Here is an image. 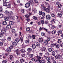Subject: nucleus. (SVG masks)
Masks as SVG:
<instances>
[{"mask_svg":"<svg viewBox=\"0 0 63 63\" xmlns=\"http://www.w3.org/2000/svg\"><path fill=\"white\" fill-rule=\"evenodd\" d=\"M42 56V53H40L39 54V56H37V58L38 59H41V57Z\"/></svg>","mask_w":63,"mask_h":63,"instance_id":"obj_3","label":"nucleus"},{"mask_svg":"<svg viewBox=\"0 0 63 63\" xmlns=\"http://www.w3.org/2000/svg\"><path fill=\"white\" fill-rule=\"evenodd\" d=\"M48 51L49 52H51L52 51V48H50L48 49Z\"/></svg>","mask_w":63,"mask_h":63,"instance_id":"obj_32","label":"nucleus"},{"mask_svg":"<svg viewBox=\"0 0 63 63\" xmlns=\"http://www.w3.org/2000/svg\"><path fill=\"white\" fill-rule=\"evenodd\" d=\"M20 40L22 42H23V37H21L20 38Z\"/></svg>","mask_w":63,"mask_h":63,"instance_id":"obj_42","label":"nucleus"},{"mask_svg":"<svg viewBox=\"0 0 63 63\" xmlns=\"http://www.w3.org/2000/svg\"><path fill=\"white\" fill-rule=\"evenodd\" d=\"M10 17L11 19H15V17L12 16H10Z\"/></svg>","mask_w":63,"mask_h":63,"instance_id":"obj_27","label":"nucleus"},{"mask_svg":"<svg viewBox=\"0 0 63 63\" xmlns=\"http://www.w3.org/2000/svg\"><path fill=\"white\" fill-rule=\"evenodd\" d=\"M52 55L55 56V52L54 51H53L52 53Z\"/></svg>","mask_w":63,"mask_h":63,"instance_id":"obj_38","label":"nucleus"},{"mask_svg":"<svg viewBox=\"0 0 63 63\" xmlns=\"http://www.w3.org/2000/svg\"><path fill=\"white\" fill-rule=\"evenodd\" d=\"M11 40V37H8L7 38L8 41H10Z\"/></svg>","mask_w":63,"mask_h":63,"instance_id":"obj_24","label":"nucleus"},{"mask_svg":"<svg viewBox=\"0 0 63 63\" xmlns=\"http://www.w3.org/2000/svg\"><path fill=\"white\" fill-rule=\"evenodd\" d=\"M55 19H52L51 20V23L53 24H54V23H55Z\"/></svg>","mask_w":63,"mask_h":63,"instance_id":"obj_18","label":"nucleus"},{"mask_svg":"<svg viewBox=\"0 0 63 63\" xmlns=\"http://www.w3.org/2000/svg\"><path fill=\"white\" fill-rule=\"evenodd\" d=\"M3 15L2 14H0V17L2 18L3 17Z\"/></svg>","mask_w":63,"mask_h":63,"instance_id":"obj_64","label":"nucleus"},{"mask_svg":"<svg viewBox=\"0 0 63 63\" xmlns=\"http://www.w3.org/2000/svg\"><path fill=\"white\" fill-rule=\"evenodd\" d=\"M13 55H10V60H12L13 58Z\"/></svg>","mask_w":63,"mask_h":63,"instance_id":"obj_41","label":"nucleus"},{"mask_svg":"<svg viewBox=\"0 0 63 63\" xmlns=\"http://www.w3.org/2000/svg\"><path fill=\"white\" fill-rule=\"evenodd\" d=\"M56 30H55L52 31V34H55V33H56Z\"/></svg>","mask_w":63,"mask_h":63,"instance_id":"obj_22","label":"nucleus"},{"mask_svg":"<svg viewBox=\"0 0 63 63\" xmlns=\"http://www.w3.org/2000/svg\"><path fill=\"white\" fill-rule=\"evenodd\" d=\"M27 50L29 52H31L32 51V49L31 48H30L28 49Z\"/></svg>","mask_w":63,"mask_h":63,"instance_id":"obj_15","label":"nucleus"},{"mask_svg":"<svg viewBox=\"0 0 63 63\" xmlns=\"http://www.w3.org/2000/svg\"><path fill=\"white\" fill-rule=\"evenodd\" d=\"M62 5H61V4H59L58 5V8H61V7H62Z\"/></svg>","mask_w":63,"mask_h":63,"instance_id":"obj_45","label":"nucleus"},{"mask_svg":"<svg viewBox=\"0 0 63 63\" xmlns=\"http://www.w3.org/2000/svg\"><path fill=\"white\" fill-rule=\"evenodd\" d=\"M7 23L6 21H3L2 22V24H3L4 25H7Z\"/></svg>","mask_w":63,"mask_h":63,"instance_id":"obj_16","label":"nucleus"},{"mask_svg":"<svg viewBox=\"0 0 63 63\" xmlns=\"http://www.w3.org/2000/svg\"><path fill=\"white\" fill-rule=\"evenodd\" d=\"M25 42L26 44H28L29 43V40H25Z\"/></svg>","mask_w":63,"mask_h":63,"instance_id":"obj_56","label":"nucleus"},{"mask_svg":"<svg viewBox=\"0 0 63 63\" xmlns=\"http://www.w3.org/2000/svg\"><path fill=\"white\" fill-rule=\"evenodd\" d=\"M42 14V11H39V15H41Z\"/></svg>","mask_w":63,"mask_h":63,"instance_id":"obj_57","label":"nucleus"},{"mask_svg":"<svg viewBox=\"0 0 63 63\" xmlns=\"http://www.w3.org/2000/svg\"><path fill=\"white\" fill-rule=\"evenodd\" d=\"M58 32L60 34H62V31L61 30L59 31Z\"/></svg>","mask_w":63,"mask_h":63,"instance_id":"obj_59","label":"nucleus"},{"mask_svg":"<svg viewBox=\"0 0 63 63\" xmlns=\"http://www.w3.org/2000/svg\"><path fill=\"white\" fill-rule=\"evenodd\" d=\"M41 34L42 36H44L45 35V33L42 32Z\"/></svg>","mask_w":63,"mask_h":63,"instance_id":"obj_54","label":"nucleus"},{"mask_svg":"<svg viewBox=\"0 0 63 63\" xmlns=\"http://www.w3.org/2000/svg\"><path fill=\"white\" fill-rule=\"evenodd\" d=\"M6 31L4 30H2L1 31V33L3 34H5L6 33Z\"/></svg>","mask_w":63,"mask_h":63,"instance_id":"obj_14","label":"nucleus"},{"mask_svg":"<svg viewBox=\"0 0 63 63\" xmlns=\"http://www.w3.org/2000/svg\"><path fill=\"white\" fill-rule=\"evenodd\" d=\"M43 40H44V39L43 38H40L39 39V41L40 43H42L43 42Z\"/></svg>","mask_w":63,"mask_h":63,"instance_id":"obj_6","label":"nucleus"},{"mask_svg":"<svg viewBox=\"0 0 63 63\" xmlns=\"http://www.w3.org/2000/svg\"><path fill=\"white\" fill-rule=\"evenodd\" d=\"M13 48V46H11L9 47V48L10 49H12Z\"/></svg>","mask_w":63,"mask_h":63,"instance_id":"obj_52","label":"nucleus"},{"mask_svg":"<svg viewBox=\"0 0 63 63\" xmlns=\"http://www.w3.org/2000/svg\"><path fill=\"white\" fill-rule=\"evenodd\" d=\"M46 59L47 61H49L50 59V58L49 57H47Z\"/></svg>","mask_w":63,"mask_h":63,"instance_id":"obj_29","label":"nucleus"},{"mask_svg":"<svg viewBox=\"0 0 63 63\" xmlns=\"http://www.w3.org/2000/svg\"><path fill=\"white\" fill-rule=\"evenodd\" d=\"M21 55L22 57H24L25 56V54L24 53H22L21 54Z\"/></svg>","mask_w":63,"mask_h":63,"instance_id":"obj_31","label":"nucleus"},{"mask_svg":"<svg viewBox=\"0 0 63 63\" xmlns=\"http://www.w3.org/2000/svg\"><path fill=\"white\" fill-rule=\"evenodd\" d=\"M51 16L52 17H54L55 16V15H54V13H52L51 14Z\"/></svg>","mask_w":63,"mask_h":63,"instance_id":"obj_43","label":"nucleus"},{"mask_svg":"<svg viewBox=\"0 0 63 63\" xmlns=\"http://www.w3.org/2000/svg\"><path fill=\"white\" fill-rule=\"evenodd\" d=\"M24 62V60L23 59H21L20 60V63H23Z\"/></svg>","mask_w":63,"mask_h":63,"instance_id":"obj_35","label":"nucleus"},{"mask_svg":"<svg viewBox=\"0 0 63 63\" xmlns=\"http://www.w3.org/2000/svg\"><path fill=\"white\" fill-rule=\"evenodd\" d=\"M46 48L45 47H43L42 48V51H45V50H46Z\"/></svg>","mask_w":63,"mask_h":63,"instance_id":"obj_51","label":"nucleus"},{"mask_svg":"<svg viewBox=\"0 0 63 63\" xmlns=\"http://www.w3.org/2000/svg\"><path fill=\"white\" fill-rule=\"evenodd\" d=\"M30 28H28L26 29V31H30Z\"/></svg>","mask_w":63,"mask_h":63,"instance_id":"obj_47","label":"nucleus"},{"mask_svg":"<svg viewBox=\"0 0 63 63\" xmlns=\"http://www.w3.org/2000/svg\"><path fill=\"white\" fill-rule=\"evenodd\" d=\"M29 39H31L32 38V36L30 35H29L28 36Z\"/></svg>","mask_w":63,"mask_h":63,"instance_id":"obj_46","label":"nucleus"},{"mask_svg":"<svg viewBox=\"0 0 63 63\" xmlns=\"http://www.w3.org/2000/svg\"><path fill=\"white\" fill-rule=\"evenodd\" d=\"M47 40L48 41H50V37H48L47 38Z\"/></svg>","mask_w":63,"mask_h":63,"instance_id":"obj_48","label":"nucleus"},{"mask_svg":"<svg viewBox=\"0 0 63 63\" xmlns=\"http://www.w3.org/2000/svg\"><path fill=\"white\" fill-rule=\"evenodd\" d=\"M54 46H55V44H51V46L52 47H54Z\"/></svg>","mask_w":63,"mask_h":63,"instance_id":"obj_50","label":"nucleus"},{"mask_svg":"<svg viewBox=\"0 0 63 63\" xmlns=\"http://www.w3.org/2000/svg\"><path fill=\"white\" fill-rule=\"evenodd\" d=\"M6 28L8 29L11 28V25H8L6 26Z\"/></svg>","mask_w":63,"mask_h":63,"instance_id":"obj_30","label":"nucleus"},{"mask_svg":"<svg viewBox=\"0 0 63 63\" xmlns=\"http://www.w3.org/2000/svg\"><path fill=\"white\" fill-rule=\"evenodd\" d=\"M45 11L47 13H49L50 11V10L49 8H46Z\"/></svg>","mask_w":63,"mask_h":63,"instance_id":"obj_11","label":"nucleus"},{"mask_svg":"<svg viewBox=\"0 0 63 63\" xmlns=\"http://www.w3.org/2000/svg\"><path fill=\"white\" fill-rule=\"evenodd\" d=\"M32 60L33 61H37V60L36 59H34L33 58H32Z\"/></svg>","mask_w":63,"mask_h":63,"instance_id":"obj_53","label":"nucleus"},{"mask_svg":"<svg viewBox=\"0 0 63 63\" xmlns=\"http://www.w3.org/2000/svg\"><path fill=\"white\" fill-rule=\"evenodd\" d=\"M58 43L59 44H61L62 42V41H61V40L60 39H58Z\"/></svg>","mask_w":63,"mask_h":63,"instance_id":"obj_25","label":"nucleus"},{"mask_svg":"<svg viewBox=\"0 0 63 63\" xmlns=\"http://www.w3.org/2000/svg\"><path fill=\"white\" fill-rule=\"evenodd\" d=\"M2 63H7V62L5 60H3L2 61Z\"/></svg>","mask_w":63,"mask_h":63,"instance_id":"obj_49","label":"nucleus"},{"mask_svg":"<svg viewBox=\"0 0 63 63\" xmlns=\"http://www.w3.org/2000/svg\"><path fill=\"white\" fill-rule=\"evenodd\" d=\"M21 12L22 13H24L25 11H24V9H22L21 11Z\"/></svg>","mask_w":63,"mask_h":63,"instance_id":"obj_44","label":"nucleus"},{"mask_svg":"<svg viewBox=\"0 0 63 63\" xmlns=\"http://www.w3.org/2000/svg\"><path fill=\"white\" fill-rule=\"evenodd\" d=\"M11 4H8L7 5L8 8H11Z\"/></svg>","mask_w":63,"mask_h":63,"instance_id":"obj_58","label":"nucleus"},{"mask_svg":"<svg viewBox=\"0 0 63 63\" xmlns=\"http://www.w3.org/2000/svg\"><path fill=\"white\" fill-rule=\"evenodd\" d=\"M33 18L34 19H35V20H37V19H38L37 17L35 16H33Z\"/></svg>","mask_w":63,"mask_h":63,"instance_id":"obj_28","label":"nucleus"},{"mask_svg":"<svg viewBox=\"0 0 63 63\" xmlns=\"http://www.w3.org/2000/svg\"><path fill=\"white\" fill-rule=\"evenodd\" d=\"M30 4L29 2H27L25 4V7L26 8H29L30 7Z\"/></svg>","mask_w":63,"mask_h":63,"instance_id":"obj_2","label":"nucleus"},{"mask_svg":"<svg viewBox=\"0 0 63 63\" xmlns=\"http://www.w3.org/2000/svg\"><path fill=\"white\" fill-rule=\"evenodd\" d=\"M36 46L37 47H39L40 46V43L38 42H37L36 43Z\"/></svg>","mask_w":63,"mask_h":63,"instance_id":"obj_40","label":"nucleus"},{"mask_svg":"<svg viewBox=\"0 0 63 63\" xmlns=\"http://www.w3.org/2000/svg\"><path fill=\"white\" fill-rule=\"evenodd\" d=\"M35 37L36 36H35V35H32L33 39H35Z\"/></svg>","mask_w":63,"mask_h":63,"instance_id":"obj_63","label":"nucleus"},{"mask_svg":"<svg viewBox=\"0 0 63 63\" xmlns=\"http://www.w3.org/2000/svg\"><path fill=\"white\" fill-rule=\"evenodd\" d=\"M41 15H42V16H45L46 15V14L44 12H42Z\"/></svg>","mask_w":63,"mask_h":63,"instance_id":"obj_34","label":"nucleus"},{"mask_svg":"<svg viewBox=\"0 0 63 63\" xmlns=\"http://www.w3.org/2000/svg\"><path fill=\"white\" fill-rule=\"evenodd\" d=\"M41 63H45V61L44 60L41 61Z\"/></svg>","mask_w":63,"mask_h":63,"instance_id":"obj_60","label":"nucleus"},{"mask_svg":"<svg viewBox=\"0 0 63 63\" xmlns=\"http://www.w3.org/2000/svg\"><path fill=\"white\" fill-rule=\"evenodd\" d=\"M32 47L34 49V48H36V46L34 44H33L32 45Z\"/></svg>","mask_w":63,"mask_h":63,"instance_id":"obj_33","label":"nucleus"},{"mask_svg":"<svg viewBox=\"0 0 63 63\" xmlns=\"http://www.w3.org/2000/svg\"><path fill=\"white\" fill-rule=\"evenodd\" d=\"M62 16V14L60 13H59L58 14V16L59 17H61Z\"/></svg>","mask_w":63,"mask_h":63,"instance_id":"obj_26","label":"nucleus"},{"mask_svg":"<svg viewBox=\"0 0 63 63\" xmlns=\"http://www.w3.org/2000/svg\"><path fill=\"white\" fill-rule=\"evenodd\" d=\"M10 48H7L6 49V51L7 52H11V50Z\"/></svg>","mask_w":63,"mask_h":63,"instance_id":"obj_13","label":"nucleus"},{"mask_svg":"<svg viewBox=\"0 0 63 63\" xmlns=\"http://www.w3.org/2000/svg\"><path fill=\"white\" fill-rule=\"evenodd\" d=\"M55 46H56L57 48H59V44L55 43Z\"/></svg>","mask_w":63,"mask_h":63,"instance_id":"obj_20","label":"nucleus"},{"mask_svg":"<svg viewBox=\"0 0 63 63\" xmlns=\"http://www.w3.org/2000/svg\"><path fill=\"white\" fill-rule=\"evenodd\" d=\"M9 18V17H8L5 16L4 17L5 20H6V21H7V20H8Z\"/></svg>","mask_w":63,"mask_h":63,"instance_id":"obj_10","label":"nucleus"},{"mask_svg":"<svg viewBox=\"0 0 63 63\" xmlns=\"http://www.w3.org/2000/svg\"><path fill=\"white\" fill-rule=\"evenodd\" d=\"M20 51L21 52H22V53H24L25 52V49H22L21 50H20Z\"/></svg>","mask_w":63,"mask_h":63,"instance_id":"obj_19","label":"nucleus"},{"mask_svg":"<svg viewBox=\"0 0 63 63\" xmlns=\"http://www.w3.org/2000/svg\"><path fill=\"white\" fill-rule=\"evenodd\" d=\"M12 46L13 47H16V45H17V44L15 42H14L12 43Z\"/></svg>","mask_w":63,"mask_h":63,"instance_id":"obj_7","label":"nucleus"},{"mask_svg":"<svg viewBox=\"0 0 63 63\" xmlns=\"http://www.w3.org/2000/svg\"><path fill=\"white\" fill-rule=\"evenodd\" d=\"M4 13L5 15H7V14H9V12L7 11V10L5 11Z\"/></svg>","mask_w":63,"mask_h":63,"instance_id":"obj_39","label":"nucleus"},{"mask_svg":"<svg viewBox=\"0 0 63 63\" xmlns=\"http://www.w3.org/2000/svg\"><path fill=\"white\" fill-rule=\"evenodd\" d=\"M51 18L50 16L49 15H47L46 16V18L47 19H50Z\"/></svg>","mask_w":63,"mask_h":63,"instance_id":"obj_4","label":"nucleus"},{"mask_svg":"<svg viewBox=\"0 0 63 63\" xmlns=\"http://www.w3.org/2000/svg\"><path fill=\"white\" fill-rule=\"evenodd\" d=\"M45 45H47L48 44V42L47 40H46L45 41Z\"/></svg>","mask_w":63,"mask_h":63,"instance_id":"obj_37","label":"nucleus"},{"mask_svg":"<svg viewBox=\"0 0 63 63\" xmlns=\"http://www.w3.org/2000/svg\"><path fill=\"white\" fill-rule=\"evenodd\" d=\"M3 6H7V3H4Z\"/></svg>","mask_w":63,"mask_h":63,"instance_id":"obj_61","label":"nucleus"},{"mask_svg":"<svg viewBox=\"0 0 63 63\" xmlns=\"http://www.w3.org/2000/svg\"><path fill=\"white\" fill-rule=\"evenodd\" d=\"M29 3L31 5H33L34 4V2L32 0H30Z\"/></svg>","mask_w":63,"mask_h":63,"instance_id":"obj_8","label":"nucleus"},{"mask_svg":"<svg viewBox=\"0 0 63 63\" xmlns=\"http://www.w3.org/2000/svg\"><path fill=\"white\" fill-rule=\"evenodd\" d=\"M3 11V9L1 7H0V12H1Z\"/></svg>","mask_w":63,"mask_h":63,"instance_id":"obj_62","label":"nucleus"},{"mask_svg":"<svg viewBox=\"0 0 63 63\" xmlns=\"http://www.w3.org/2000/svg\"><path fill=\"white\" fill-rule=\"evenodd\" d=\"M37 63H41V60H40V59H39L37 60H36V61Z\"/></svg>","mask_w":63,"mask_h":63,"instance_id":"obj_17","label":"nucleus"},{"mask_svg":"<svg viewBox=\"0 0 63 63\" xmlns=\"http://www.w3.org/2000/svg\"><path fill=\"white\" fill-rule=\"evenodd\" d=\"M12 33H15V30L14 29H12Z\"/></svg>","mask_w":63,"mask_h":63,"instance_id":"obj_55","label":"nucleus"},{"mask_svg":"<svg viewBox=\"0 0 63 63\" xmlns=\"http://www.w3.org/2000/svg\"><path fill=\"white\" fill-rule=\"evenodd\" d=\"M58 58L59 59H61L62 58V56L60 54H58Z\"/></svg>","mask_w":63,"mask_h":63,"instance_id":"obj_21","label":"nucleus"},{"mask_svg":"<svg viewBox=\"0 0 63 63\" xmlns=\"http://www.w3.org/2000/svg\"><path fill=\"white\" fill-rule=\"evenodd\" d=\"M49 26L51 29H53L55 28V26L54 25L52 24L50 25Z\"/></svg>","mask_w":63,"mask_h":63,"instance_id":"obj_5","label":"nucleus"},{"mask_svg":"<svg viewBox=\"0 0 63 63\" xmlns=\"http://www.w3.org/2000/svg\"><path fill=\"white\" fill-rule=\"evenodd\" d=\"M15 41L16 43H18V42H19L20 40L18 38H16L15 39Z\"/></svg>","mask_w":63,"mask_h":63,"instance_id":"obj_23","label":"nucleus"},{"mask_svg":"<svg viewBox=\"0 0 63 63\" xmlns=\"http://www.w3.org/2000/svg\"><path fill=\"white\" fill-rule=\"evenodd\" d=\"M2 41H3V43H7V40L5 39H3V40H2Z\"/></svg>","mask_w":63,"mask_h":63,"instance_id":"obj_12","label":"nucleus"},{"mask_svg":"<svg viewBox=\"0 0 63 63\" xmlns=\"http://www.w3.org/2000/svg\"><path fill=\"white\" fill-rule=\"evenodd\" d=\"M19 49H18L15 50V52H16V54L18 56L19 55H20V53L19 52Z\"/></svg>","mask_w":63,"mask_h":63,"instance_id":"obj_1","label":"nucleus"},{"mask_svg":"<svg viewBox=\"0 0 63 63\" xmlns=\"http://www.w3.org/2000/svg\"><path fill=\"white\" fill-rule=\"evenodd\" d=\"M15 23V22L13 21H10L9 22V24L10 25H13Z\"/></svg>","mask_w":63,"mask_h":63,"instance_id":"obj_9","label":"nucleus"},{"mask_svg":"<svg viewBox=\"0 0 63 63\" xmlns=\"http://www.w3.org/2000/svg\"><path fill=\"white\" fill-rule=\"evenodd\" d=\"M34 55L32 54H31L30 55V58H33Z\"/></svg>","mask_w":63,"mask_h":63,"instance_id":"obj_36","label":"nucleus"}]
</instances>
